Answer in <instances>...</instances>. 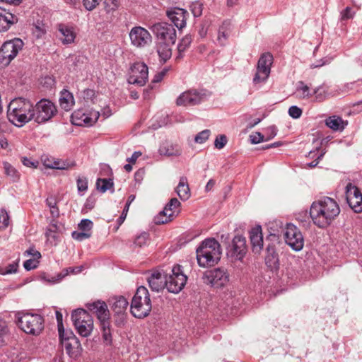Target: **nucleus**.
<instances>
[{
	"instance_id": "obj_6",
	"label": "nucleus",
	"mask_w": 362,
	"mask_h": 362,
	"mask_svg": "<svg viewBox=\"0 0 362 362\" xmlns=\"http://www.w3.org/2000/svg\"><path fill=\"white\" fill-rule=\"evenodd\" d=\"M18 325L25 333L37 335L44 328V320L37 314L23 313L18 318Z\"/></svg>"
},
{
	"instance_id": "obj_16",
	"label": "nucleus",
	"mask_w": 362,
	"mask_h": 362,
	"mask_svg": "<svg viewBox=\"0 0 362 362\" xmlns=\"http://www.w3.org/2000/svg\"><path fill=\"white\" fill-rule=\"evenodd\" d=\"M247 251L245 238L242 235H235L228 248V255L235 260L242 261Z\"/></svg>"
},
{
	"instance_id": "obj_25",
	"label": "nucleus",
	"mask_w": 362,
	"mask_h": 362,
	"mask_svg": "<svg viewBox=\"0 0 362 362\" xmlns=\"http://www.w3.org/2000/svg\"><path fill=\"white\" fill-rule=\"evenodd\" d=\"M88 310L97 315L100 322L109 320V310L103 301H95L87 305Z\"/></svg>"
},
{
	"instance_id": "obj_39",
	"label": "nucleus",
	"mask_w": 362,
	"mask_h": 362,
	"mask_svg": "<svg viewBox=\"0 0 362 362\" xmlns=\"http://www.w3.org/2000/svg\"><path fill=\"white\" fill-rule=\"evenodd\" d=\"M96 187L101 192H105L107 189L113 187V182L111 179L98 178L96 181Z\"/></svg>"
},
{
	"instance_id": "obj_49",
	"label": "nucleus",
	"mask_w": 362,
	"mask_h": 362,
	"mask_svg": "<svg viewBox=\"0 0 362 362\" xmlns=\"http://www.w3.org/2000/svg\"><path fill=\"white\" fill-rule=\"evenodd\" d=\"M91 235V232H85L81 230V232L74 231L71 234L72 238L78 241H83L87 238H89Z\"/></svg>"
},
{
	"instance_id": "obj_12",
	"label": "nucleus",
	"mask_w": 362,
	"mask_h": 362,
	"mask_svg": "<svg viewBox=\"0 0 362 362\" xmlns=\"http://www.w3.org/2000/svg\"><path fill=\"white\" fill-rule=\"evenodd\" d=\"M203 279L206 284L214 288H221L229 281V274L226 269L218 268L206 272Z\"/></svg>"
},
{
	"instance_id": "obj_32",
	"label": "nucleus",
	"mask_w": 362,
	"mask_h": 362,
	"mask_svg": "<svg viewBox=\"0 0 362 362\" xmlns=\"http://www.w3.org/2000/svg\"><path fill=\"white\" fill-rule=\"evenodd\" d=\"M5 362H27V354L18 349H13L6 355Z\"/></svg>"
},
{
	"instance_id": "obj_54",
	"label": "nucleus",
	"mask_w": 362,
	"mask_h": 362,
	"mask_svg": "<svg viewBox=\"0 0 362 362\" xmlns=\"http://www.w3.org/2000/svg\"><path fill=\"white\" fill-rule=\"evenodd\" d=\"M78 192H84L88 189V180L86 177H78L76 180Z\"/></svg>"
},
{
	"instance_id": "obj_20",
	"label": "nucleus",
	"mask_w": 362,
	"mask_h": 362,
	"mask_svg": "<svg viewBox=\"0 0 362 362\" xmlns=\"http://www.w3.org/2000/svg\"><path fill=\"white\" fill-rule=\"evenodd\" d=\"M57 37L63 45H69L74 42L76 37L74 28L66 23H58L56 25Z\"/></svg>"
},
{
	"instance_id": "obj_30",
	"label": "nucleus",
	"mask_w": 362,
	"mask_h": 362,
	"mask_svg": "<svg viewBox=\"0 0 362 362\" xmlns=\"http://www.w3.org/2000/svg\"><path fill=\"white\" fill-rule=\"evenodd\" d=\"M74 103V98L71 93L65 89L61 91L59 105L62 109L65 111H69L73 107Z\"/></svg>"
},
{
	"instance_id": "obj_42",
	"label": "nucleus",
	"mask_w": 362,
	"mask_h": 362,
	"mask_svg": "<svg viewBox=\"0 0 362 362\" xmlns=\"http://www.w3.org/2000/svg\"><path fill=\"white\" fill-rule=\"evenodd\" d=\"M328 88L325 86H320L314 89L313 95H315L316 100L321 102L325 100L328 95Z\"/></svg>"
},
{
	"instance_id": "obj_53",
	"label": "nucleus",
	"mask_w": 362,
	"mask_h": 362,
	"mask_svg": "<svg viewBox=\"0 0 362 362\" xmlns=\"http://www.w3.org/2000/svg\"><path fill=\"white\" fill-rule=\"evenodd\" d=\"M355 13L352 11V8L347 6L344 10L341 12V21H346L354 18Z\"/></svg>"
},
{
	"instance_id": "obj_14",
	"label": "nucleus",
	"mask_w": 362,
	"mask_h": 362,
	"mask_svg": "<svg viewBox=\"0 0 362 362\" xmlns=\"http://www.w3.org/2000/svg\"><path fill=\"white\" fill-rule=\"evenodd\" d=\"M285 241L293 250L300 251L304 245V238L300 230L293 224L286 226L284 234Z\"/></svg>"
},
{
	"instance_id": "obj_11",
	"label": "nucleus",
	"mask_w": 362,
	"mask_h": 362,
	"mask_svg": "<svg viewBox=\"0 0 362 362\" xmlns=\"http://www.w3.org/2000/svg\"><path fill=\"white\" fill-rule=\"evenodd\" d=\"M272 63L273 56L270 53L266 52L261 55L257 62V72L253 78L255 83L264 82L268 78Z\"/></svg>"
},
{
	"instance_id": "obj_47",
	"label": "nucleus",
	"mask_w": 362,
	"mask_h": 362,
	"mask_svg": "<svg viewBox=\"0 0 362 362\" xmlns=\"http://www.w3.org/2000/svg\"><path fill=\"white\" fill-rule=\"evenodd\" d=\"M210 134V130L204 129L195 136L194 141L197 144H203L209 139Z\"/></svg>"
},
{
	"instance_id": "obj_36",
	"label": "nucleus",
	"mask_w": 362,
	"mask_h": 362,
	"mask_svg": "<svg viewBox=\"0 0 362 362\" xmlns=\"http://www.w3.org/2000/svg\"><path fill=\"white\" fill-rule=\"evenodd\" d=\"M295 94L296 98L300 99L308 98L313 95L310 87L305 84L303 81H298L297 83Z\"/></svg>"
},
{
	"instance_id": "obj_18",
	"label": "nucleus",
	"mask_w": 362,
	"mask_h": 362,
	"mask_svg": "<svg viewBox=\"0 0 362 362\" xmlns=\"http://www.w3.org/2000/svg\"><path fill=\"white\" fill-rule=\"evenodd\" d=\"M204 93L197 90H189L180 95L176 100L178 106H193L201 103L205 98Z\"/></svg>"
},
{
	"instance_id": "obj_35",
	"label": "nucleus",
	"mask_w": 362,
	"mask_h": 362,
	"mask_svg": "<svg viewBox=\"0 0 362 362\" xmlns=\"http://www.w3.org/2000/svg\"><path fill=\"white\" fill-rule=\"evenodd\" d=\"M192 40L193 37L191 35H186L182 38L177 45V59H182L183 57L185 51L189 47Z\"/></svg>"
},
{
	"instance_id": "obj_41",
	"label": "nucleus",
	"mask_w": 362,
	"mask_h": 362,
	"mask_svg": "<svg viewBox=\"0 0 362 362\" xmlns=\"http://www.w3.org/2000/svg\"><path fill=\"white\" fill-rule=\"evenodd\" d=\"M59 338L62 342L69 341L72 338H77L70 329H64V326L58 328Z\"/></svg>"
},
{
	"instance_id": "obj_2",
	"label": "nucleus",
	"mask_w": 362,
	"mask_h": 362,
	"mask_svg": "<svg viewBox=\"0 0 362 362\" xmlns=\"http://www.w3.org/2000/svg\"><path fill=\"white\" fill-rule=\"evenodd\" d=\"M7 117L16 127H23L29 122L34 121V105L28 98H15L8 105Z\"/></svg>"
},
{
	"instance_id": "obj_40",
	"label": "nucleus",
	"mask_w": 362,
	"mask_h": 362,
	"mask_svg": "<svg viewBox=\"0 0 362 362\" xmlns=\"http://www.w3.org/2000/svg\"><path fill=\"white\" fill-rule=\"evenodd\" d=\"M149 242V234L146 232H143L136 235L133 245L135 247H142L148 245Z\"/></svg>"
},
{
	"instance_id": "obj_56",
	"label": "nucleus",
	"mask_w": 362,
	"mask_h": 362,
	"mask_svg": "<svg viewBox=\"0 0 362 362\" xmlns=\"http://www.w3.org/2000/svg\"><path fill=\"white\" fill-rule=\"evenodd\" d=\"M288 115L293 119H298L302 115V110L296 105H293L288 109Z\"/></svg>"
},
{
	"instance_id": "obj_60",
	"label": "nucleus",
	"mask_w": 362,
	"mask_h": 362,
	"mask_svg": "<svg viewBox=\"0 0 362 362\" xmlns=\"http://www.w3.org/2000/svg\"><path fill=\"white\" fill-rule=\"evenodd\" d=\"M23 267L27 271H30L37 267V262L35 259H28L24 262Z\"/></svg>"
},
{
	"instance_id": "obj_62",
	"label": "nucleus",
	"mask_w": 362,
	"mask_h": 362,
	"mask_svg": "<svg viewBox=\"0 0 362 362\" xmlns=\"http://www.w3.org/2000/svg\"><path fill=\"white\" fill-rule=\"evenodd\" d=\"M18 264L16 262H13L12 264H9L8 266L5 267L6 269L8 274L16 273L17 272Z\"/></svg>"
},
{
	"instance_id": "obj_8",
	"label": "nucleus",
	"mask_w": 362,
	"mask_h": 362,
	"mask_svg": "<svg viewBox=\"0 0 362 362\" xmlns=\"http://www.w3.org/2000/svg\"><path fill=\"white\" fill-rule=\"evenodd\" d=\"M187 277L183 274L180 265H175L170 273L166 274L167 289L173 293H179L185 286Z\"/></svg>"
},
{
	"instance_id": "obj_10",
	"label": "nucleus",
	"mask_w": 362,
	"mask_h": 362,
	"mask_svg": "<svg viewBox=\"0 0 362 362\" xmlns=\"http://www.w3.org/2000/svg\"><path fill=\"white\" fill-rule=\"evenodd\" d=\"M159 42L175 43L176 41V30L174 26L165 22L153 24L151 28Z\"/></svg>"
},
{
	"instance_id": "obj_17",
	"label": "nucleus",
	"mask_w": 362,
	"mask_h": 362,
	"mask_svg": "<svg viewBox=\"0 0 362 362\" xmlns=\"http://www.w3.org/2000/svg\"><path fill=\"white\" fill-rule=\"evenodd\" d=\"M346 198L349 206L356 213L362 211V193L361 190L351 183L346 186Z\"/></svg>"
},
{
	"instance_id": "obj_44",
	"label": "nucleus",
	"mask_w": 362,
	"mask_h": 362,
	"mask_svg": "<svg viewBox=\"0 0 362 362\" xmlns=\"http://www.w3.org/2000/svg\"><path fill=\"white\" fill-rule=\"evenodd\" d=\"M57 162L59 163L57 164V166L56 167V169L57 170H68L74 168L76 165L75 161L70 159H57Z\"/></svg>"
},
{
	"instance_id": "obj_50",
	"label": "nucleus",
	"mask_w": 362,
	"mask_h": 362,
	"mask_svg": "<svg viewBox=\"0 0 362 362\" xmlns=\"http://www.w3.org/2000/svg\"><path fill=\"white\" fill-rule=\"evenodd\" d=\"M93 223L90 220L83 219L78 223V228H79V230L85 231V232H90V230L93 228Z\"/></svg>"
},
{
	"instance_id": "obj_13",
	"label": "nucleus",
	"mask_w": 362,
	"mask_h": 362,
	"mask_svg": "<svg viewBox=\"0 0 362 362\" xmlns=\"http://www.w3.org/2000/svg\"><path fill=\"white\" fill-rule=\"evenodd\" d=\"M148 77V69L144 62H135L130 67L128 82L131 84H135L143 86L146 84Z\"/></svg>"
},
{
	"instance_id": "obj_26",
	"label": "nucleus",
	"mask_w": 362,
	"mask_h": 362,
	"mask_svg": "<svg viewBox=\"0 0 362 362\" xmlns=\"http://www.w3.org/2000/svg\"><path fill=\"white\" fill-rule=\"evenodd\" d=\"M250 239L253 252L259 254L263 248V236L260 226H256L251 229Z\"/></svg>"
},
{
	"instance_id": "obj_22",
	"label": "nucleus",
	"mask_w": 362,
	"mask_h": 362,
	"mask_svg": "<svg viewBox=\"0 0 362 362\" xmlns=\"http://www.w3.org/2000/svg\"><path fill=\"white\" fill-rule=\"evenodd\" d=\"M180 204V203L177 198L171 199L164 209L156 217V223L163 224L170 221L171 218L173 216V209L178 207Z\"/></svg>"
},
{
	"instance_id": "obj_34",
	"label": "nucleus",
	"mask_w": 362,
	"mask_h": 362,
	"mask_svg": "<svg viewBox=\"0 0 362 362\" xmlns=\"http://www.w3.org/2000/svg\"><path fill=\"white\" fill-rule=\"evenodd\" d=\"M326 125L334 131H341L344 129V122L343 119L338 116L329 117L325 120Z\"/></svg>"
},
{
	"instance_id": "obj_45",
	"label": "nucleus",
	"mask_w": 362,
	"mask_h": 362,
	"mask_svg": "<svg viewBox=\"0 0 362 362\" xmlns=\"http://www.w3.org/2000/svg\"><path fill=\"white\" fill-rule=\"evenodd\" d=\"M9 225V216L5 209H0V229L5 230Z\"/></svg>"
},
{
	"instance_id": "obj_31",
	"label": "nucleus",
	"mask_w": 362,
	"mask_h": 362,
	"mask_svg": "<svg viewBox=\"0 0 362 362\" xmlns=\"http://www.w3.org/2000/svg\"><path fill=\"white\" fill-rule=\"evenodd\" d=\"M174 44L175 43H170L168 42H158V45L157 47V52L160 59L163 60L164 62H165L168 59H169L171 57V45Z\"/></svg>"
},
{
	"instance_id": "obj_9",
	"label": "nucleus",
	"mask_w": 362,
	"mask_h": 362,
	"mask_svg": "<svg viewBox=\"0 0 362 362\" xmlns=\"http://www.w3.org/2000/svg\"><path fill=\"white\" fill-rule=\"evenodd\" d=\"M23 45L24 42L20 38L6 41L0 48V62L5 65L9 64L23 49Z\"/></svg>"
},
{
	"instance_id": "obj_38",
	"label": "nucleus",
	"mask_w": 362,
	"mask_h": 362,
	"mask_svg": "<svg viewBox=\"0 0 362 362\" xmlns=\"http://www.w3.org/2000/svg\"><path fill=\"white\" fill-rule=\"evenodd\" d=\"M102 336L106 344H110L112 342V335L110 328L109 320L100 322Z\"/></svg>"
},
{
	"instance_id": "obj_55",
	"label": "nucleus",
	"mask_w": 362,
	"mask_h": 362,
	"mask_svg": "<svg viewBox=\"0 0 362 362\" xmlns=\"http://www.w3.org/2000/svg\"><path fill=\"white\" fill-rule=\"evenodd\" d=\"M101 0H83L85 8L89 11L94 10Z\"/></svg>"
},
{
	"instance_id": "obj_28",
	"label": "nucleus",
	"mask_w": 362,
	"mask_h": 362,
	"mask_svg": "<svg viewBox=\"0 0 362 362\" xmlns=\"http://www.w3.org/2000/svg\"><path fill=\"white\" fill-rule=\"evenodd\" d=\"M158 151L160 155L166 156H179L182 153L180 146L170 141L163 142Z\"/></svg>"
},
{
	"instance_id": "obj_59",
	"label": "nucleus",
	"mask_w": 362,
	"mask_h": 362,
	"mask_svg": "<svg viewBox=\"0 0 362 362\" xmlns=\"http://www.w3.org/2000/svg\"><path fill=\"white\" fill-rule=\"evenodd\" d=\"M34 33L36 35L37 37H42V35L46 33V28L45 25L40 24L37 23V24L35 25Z\"/></svg>"
},
{
	"instance_id": "obj_48",
	"label": "nucleus",
	"mask_w": 362,
	"mask_h": 362,
	"mask_svg": "<svg viewBox=\"0 0 362 362\" xmlns=\"http://www.w3.org/2000/svg\"><path fill=\"white\" fill-rule=\"evenodd\" d=\"M42 161L43 165L47 168H50V169H56V167L57 166V164L59 163L58 162H57V159H55L54 158L48 157V156L43 157L42 158Z\"/></svg>"
},
{
	"instance_id": "obj_19",
	"label": "nucleus",
	"mask_w": 362,
	"mask_h": 362,
	"mask_svg": "<svg viewBox=\"0 0 362 362\" xmlns=\"http://www.w3.org/2000/svg\"><path fill=\"white\" fill-rule=\"evenodd\" d=\"M100 117L98 111H92L89 114L85 113L83 110H78L71 115V122L76 126H92L96 122Z\"/></svg>"
},
{
	"instance_id": "obj_43",
	"label": "nucleus",
	"mask_w": 362,
	"mask_h": 362,
	"mask_svg": "<svg viewBox=\"0 0 362 362\" xmlns=\"http://www.w3.org/2000/svg\"><path fill=\"white\" fill-rule=\"evenodd\" d=\"M9 334V329L6 321L0 320V346L6 344Z\"/></svg>"
},
{
	"instance_id": "obj_24",
	"label": "nucleus",
	"mask_w": 362,
	"mask_h": 362,
	"mask_svg": "<svg viewBox=\"0 0 362 362\" xmlns=\"http://www.w3.org/2000/svg\"><path fill=\"white\" fill-rule=\"evenodd\" d=\"M167 16L178 29H182L186 25V19L188 13L180 8H175L167 11Z\"/></svg>"
},
{
	"instance_id": "obj_51",
	"label": "nucleus",
	"mask_w": 362,
	"mask_h": 362,
	"mask_svg": "<svg viewBox=\"0 0 362 362\" xmlns=\"http://www.w3.org/2000/svg\"><path fill=\"white\" fill-rule=\"evenodd\" d=\"M105 4L108 13L116 11L119 5L118 0H105Z\"/></svg>"
},
{
	"instance_id": "obj_1",
	"label": "nucleus",
	"mask_w": 362,
	"mask_h": 362,
	"mask_svg": "<svg viewBox=\"0 0 362 362\" xmlns=\"http://www.w3.org/2000/svg\"><path fill=\"white\" fill-rule=\"evenodd\" d=\"M339 213V204L329 197H323L313 202L310 208V216L313 223L320 228L329 226Z\"/></svg>"
},
{
	"instance_id": "obj_37",
	"label": "nucleus",
	"mask_w": 362,
	"mask_h": 362,
	"mask_svg": "<svg viewBox=\"0 0 362 362\" xmlns=\"http://www.w3.org/2000/svg\"><path fill=\"white\" fill-rule=\"evenodd\" d=\"M3 165L5 174L10 177L13 182L18 181L20 179V173L9 163L4 162Z\"/></svg>"
},
{
	"instance_id": "obj_3",
	"label": "nucleus",
	"mask_w": 362,
	"mask_h": 362,
	"mask_svg": "<svg viewBox=\"0 0 362 362\" xmlns=\"http://www.w3.org/2000/svg\"><path fill=\"white\" fill-rule=\"evenodd\" d=\"M197 259L202 267H212L217 264L221 257V247L214 238H207L197 248Z\"/></svg>"
},
{
	"instance_id": "obj_4",
	"label": "nucleus",
	"mask_w": 362,
	"mask_h": 362,
	"mask_svg": "<svg viewBox=\"0 0 362 362\" xmlns=\"http://www.w3.org/2000/svg\"><path fill=\"white\" fill-rule=\"evenodd\" d=\"M152 309L151 300L147 288L139 286L132 298L130 311L136 318L148 316Z\"/></svg>"
},
{
	"instance_id": "obj_23",
	"label": "nucleus",
	"mask_w": 362,
	"mask_h": 362,
	"mask_svg": "<svg viewBox=\"0 0 362 362\" xmlns=\"http://www.w3.org/2000/svg\"><path fill=\"white\" fill-rule=\"evenodd\" d=\"M18 17L8 9L0 6V32L8 30L12 25L17 23Z\"/></svg>"
},
{
	"instance_id": "obj_21",
	"label": "nucleus",
	"mask_w": 362,
	"mask_h": 362,
	"mask_svg": "<svg viewBox=\"0 0 362 362\" xmlns=\"http://www.w3.org/2000/svg\"><path fill=\"white\" fill-rule=\"evenodd\" d=\"M148 286L153 291L159 292L167 288L166 274L162 271L155 270L147 278Z\"/></svg>"
},
{
	"instance_id": "obj_52",
	"label": "nucleus",
	"mask_w": 362,
	"mask_h": 362,
	"mask_svg": "<svg viewBox=\"0 0 362 362\" xmlns=\"http://www.w3.org/2000/svg\"><path fill=\"white\" fill-rule=\"evenodd\" d=\"M227 141V137L224 134L217 136L214 141L215 148L222 149L226 145Z\"/></svg>"
},
{
	"instance_id": "obj_63",
	"label": "nucleus",
	"mask_w": 362,
	"mask_h": 362,
	"mask_svg": "<svg viewBox=\"0 0 362 362\" xmlns=\"http://www.w3.org/2000/svg\"><path fill=\"white\" fill-rule=\"evenodd\" d=\"M267 131L269 132V136L266 140L274 138L277 134V129L275 126H271L267 128Z\"/></svg>"
},
{
	"instance_id": "obj_64",
	"label": "nucleus",
	"mask_w": 362,
	"mask_h": 362,
	"mask_svg": "<svg viewBox=\"0 0 362 362\" xmlns=\"http://www.w3.org/2000/svg\"><path fill=\"white\" fill-rule=\"evenodd\" d=\"M141 155V153L139 151H135L130 158H128L127 159V161H128L130 163H136L138 158Z\"/></svg>"
},
{
	"instance_id": "obj_29",
	"label": "nucleus",
	"mask_w": 362,
	"mask_h": 362,
	"mask_svg": "<svg viewBox=\"0 0 362 362\" xmlns=\"http://www.w3.org/2000/svg\"><path fill=\"white\" fill-rule=\"evenodd\" d=\"M111 308L117 315L126 311L129 302L124 296H115L110 300Z\"/></svg>"
},
{
	"instance_id": "obj_15",
	"label": "nucleus",
	"mask_w": 362,
	"mask_h": 362,
	"mask_svg": "<svg viewBox=\"0 0 362 362\" xmlns=\"http://www.w3.org/2000/svg\"><path fill=\"white\" fill-rule=\"evenodd\" d=\"M129 35L132 45L139 48L146 47L149 45L152 40L150 33L141 26L132 28Z\"/></svg>"
},
{
	"instance_id": "obj_57",
	"label": "nucleus",
	"mask_w": 362,
	"mask_h": 362,
	"mask_svg": "<svg viewBox=\"0 0 362 362\" xmlns=\"http://www.w3.org/2000/svg\"><path fill=\"white\" fill-rule=\"evenodd\" d=\"M21 162L25 166L32 168H37L39 165V162L37 160H31L27 157H23Z\"/></svg>"
},
{
	"instance_id": "obj_46",
	"label": "nucleus",
	"mask_w": 362,
	"mask_h": 362,
	"mask_svg": "<svg viewBox=\"0 0 362 362\" xmlns=\"http://www.w3.org/2000/svg\"><path fill=\"white\" fill-rule=\"evenodd\" d=\"M65 274H62V273H59L54 276H50L49 274H45L42 276V279H44L45 281L49 283V284H57L59 283L65 276Z\"/></svg>"
},
{
	"instance_id": "obj_27",
	"label": "nucleus",
	"mask_w": 362,
	"mask_h": 362,
	"mask_svg": "<svg viewBox=\"0 0 362 362\" xmlns=\"http://www.w3.org/2000/svg\"><path fill=\"white\" fill-rule=\"evenodd\" d=\"M66 354L72 358H77L81 352L82 348L78 338H72L69 341L63 342Z\"/></svg>"
},
{
	"instance_id": "obj_61",
	"label": "nucleus",
	"mask_w": 362,
	"mask_h": 362,
	"mask_svg": "<svg viewBox=\"0 0 362 362\" xmlns=\"http://www.w3.org/2000/svg\"><path fill=\"white\" fill-rule=\"evenodd\" d=\"M166 72H167V69H163L161 71L157 73L153 78L151 83H156L160 82L163 80Z\"/></svg>"
},
{
	"instance_id": "obj_33",
	"label": "nucleus",
	"mask_w": 362,
	"mask_h": 362,
	"mask_svg": "<svg viewBox=\"0 0 362 362\" xmlns=\"http://www.w3.org/2000/svg\"><path fill=\"white\" fill-rule=\"evenodd\" d=\"M176 192L179 197L182 200H186L189 198V188L187 184V177H180L179 184L176 188Z\"/></svg>"
},
{
	"instance_id": "obj_58",
	"label": "nucleus",
	"mask_w": 362,
	"mask_h": 362,
	"mask_svg": "<svg viewBox=\"0 0 362 362\" xmlns=\"http://www.w3.org/2000/svg\"><path fill=\"white\" fill-rule=\"evenodd\" d=\"M264 136L259 132H256L250 136V139L252 144H257L264 141Z\"/></svg>"
},
{
	"instance_id": "obj_7",
	"label": "nucleus",
	"mask_w": 362,
	"mask_h": 362,
	"mask_svg": "<svg viewBox=\"0 0 362 362\" xmlns=\"http://www.w3.org/2000/svg\"><path fill=\"white\" fill-rule=\"evenodd\" d=\"M57 113L56 105L48 99L42 98L34 105V122L37 124L49 122Z\"/></svg>"
},
{
	"instance_id": "obj_5",
	"label": "nucleus",
	"mask_w": 362,
	"mask_h": 362,
	"mask_svg": "<svg viewBox=\"0 0 362 362\" xmlns=\"http://www.w3.org/2000/svg\"><path fill=\"white\" fill-rule=\"evenodd\" d=\"M71 320L78 333L83 337H88L93 329L92 316L85 310L78 308L71 313Z\"/></svg>"
}]
</instances>
